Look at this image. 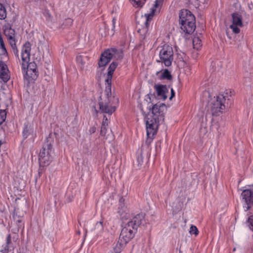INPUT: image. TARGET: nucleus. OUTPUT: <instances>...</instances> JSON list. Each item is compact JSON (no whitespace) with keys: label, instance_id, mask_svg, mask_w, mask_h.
I'll return each mask as SVG.
<instances>
[{"label":"nucleus","instance_id":"1","mask_svg":"<svg viewBox=\"0 0 253 253\" xmlns=\"http://www.w3.org/2000/svg\"><path fill=\"white\" fill-rule=\"evenodd\" d=\"M144 215L143 213L137 214L124 224L118 242L114 247L116 253H120L126 245L133 238L138 227L144 222Z\"/></svg>","mask_w":253,"mask_h":253},{"label":"nucleus","instance_id":"2","mask_svg":"<svg viewBox=\"0 0 253 253\" xmlns=\"http://www.w3.org/2000/svg\"><path fill=\"white\" fill-rule=\"evenodd\" d=\"M167 107L164 103L155 104L152 108V116L147 118L146 121V131L148 137L153 139L156 134L158 126L164 120V113Z\"/></svg>","mask_w":253,"mask_h":253},{"label":"nucleus","instance_id":"3","mask_svg":"<svg viewBox=\"0 0 253 253\" xmlns=\"http://www.w3.org/2000/svg\"><path fill=\"white\" fill-rule=\"evenodd\" d=\"M31 45L26 42L22 46L21 53V66L24 77L26 79H35L37 76V66L35 62H29Z\"/></svg>","mask_w":253,"mask_h":253},{"label":"nucleus","instance_id":"4","mask_svg":"<svg viewBox=\"0 0 253 253\" xmlns=\"http://www.w3.org/2000/svg\"><path fill=\"white\" fill-rule=\"evenodd\" d=\"M101 101L99 102V108L102 113L112 114L115 112L119 102L117 97L112 96L111 87L110 92L107 90V87L104 92V95L101 97Z\"/></svg>","mask_w":253,"mask_h":253},{"label":"nucleus","instance_id":"5","mask_svg":"<svg viewBox=\"0 0 253 253\" xmlns=\"http://www.w3.org/2000/svg\"><path fill=\"white\" fill-rule=\"evenodd\" d=\"M181 29L185 34H190L195 29V19L194 15L188 10L182 9L179 13Z\"/></svg>","mask_w":253,"mask_h":253},{"label":"nucleus","instance_id":"6","mask_svg":"<svg viewBox=\"0 0 253 253\" xmlns=\"http://www.w3.org/2000/svg\"><path fill=\"white\" fill-rule=\"evenodd\" d=\"M226 96L223 94H219L211 100L209 107L212 115L217 116L223 112L226 108Z\"/></svg>","mask_w":253,"mask_h":253},{"label":"nucleus","instance_id":"7","mask_svg":"<svg viewBox=\"0 0 253 253\" xmlns=\"http://www.w3.org/2000/svg\"><path fill=\"white\" fill-rule=\"evenodd\" d=\"M163 1V0H156L153 7L150 9V12L142 16V18L144 20V27L142 29L144 32L146 33L148 31L153 16L160 12Z\"/></svg>","mask_w":253,"mask_h":253},{"label":"nucleus","instance_id":"8","mask_svg":"<svg viewBox=\"0 0 253 253\" xmlns=\"http://www.w3.org/2000/svg\"><path fill=\"white\" fill-rule=\"evenodd\" d=\"M123 55L121 50H117L116 48L108 49L102 53L98 62V66L100 67H104L113 58L117 59H121Z\"/></svg>","mask_w":253,"mask_h":253},{"label":"nucleus","instance_id":"9","mask_svg":"<svg viewBox=\"0 0 253 253\" xmlns=\"http://www.w3.org/2000/svg\"><path fill=\"white\" fill-rule=\"evenodd\" d=\"M53 150L50 144L44 145L39 154V163L41 166H48L52 160Z\"/></svg>","mask_w":253,"mask_h":253},{"label":"nucleus","instance_id":"10","mask_svg":"<svg viewBox=\"0 0 253 253\" xmlns=\"http://www.w3.org/2000/svg\"><path fill=\"white\" fill-rule=\"evenodd\" d=\"M173 55L172 48L169 45H165L159 52L160 61L164 63L166 66L169 67L171 65Z\"/></svg>","mask_w":253,"mask_h":253},{"label":"nucleus","instance_id":"11","mask_svg":"<svg viewBox=\"0 0 253 253\" xmlns=\"http://www.w3.org/2000/svg\"><path fill=\"white\" fill-rule=\"evenodd\" d=\"M241 197L244 210L247 211L253 206V192L250 186L242 191Z\"/></svg>","mask_w":253,"mask_h":253},{"label":"nucleus","instance_id":"12","mask_svg":"<svg viewBox=\"0 0 253 253\" xmlns=\"http://www.w3.org/2000/svg\"><path fill=\"white\" fill-rule=\"evenodd\" d=\"M231 17V24L229 26V28L233 33L239 34L240 32L241 28L243 26L242 15L240 13L234 12L232 14Z\"/></svg>","mask_w":253,"mask_h":253},{"label":"nucleus","instance_id":"13","mask_svg":"<svg viewBox=\"0 0 253 253\" xmlns=\"http://www.w3.org/2000/svg\"><path fill=\"white\" fill-rule=\"evenodd\" d=\"M118 66V63L116 62H113L108 68V71L107 74V79L105 80L106 87H107V90L110 92V87H111V81L112 78V75Z\"/></svg>","mask_w":253,"mask_h":253},{"label":"nucleus","instance_id":"14","mask_svg":"<svg viewBox=\"0 0 253 253\" xmlns=\"http://www.w3.org/2000/svg\"><path fill=\"white\" fill-rule=\"evenodd\" d=\"M154 88L159 99L165 100L168 97L169 90L166 85L156 84Z\"/></svg>","mask_w":253,"mask_h":253},{"label":"nucleus","instance_id":"15","mask_svg":"<svg viewBox=\"0 0 253 253\" xmlns=\"http://www.w3.org/2000/svg\"><path fill=\"white\" fill-rule=\"evenodd\" d=\"M0 78L4 82L8 81L10 78L7 65L1 60H0Z\"/></svg>","mask_w":253,"mask_h":253},{"label":"nucleus","instance_id":"16","mask_svg":"<svg viewBox=\"0 0 253 253\" xmlns=\"http://www.w3.org/2000/svg\"><path fill=\"white\" fill-rule=\"evenodd\" d=\"M5 35L7 37L9 43L13 47L15 45V31L12 28L6 29L4 31Z\"/></svg>","mask_w":253,"mask_h":253},{"label":"nucleus","instance_id":"17","mask_svg":"<svg viewBox=\"0 0 253 253\" xmlns=\"http://www.w3.org/2000/svg\"><path fill=\"white\" fill-rule=\"evenodd\" d=\"M157 75L159 76L161 79L170 80L172 78L170 73L167 69H165L162 72H158Z\"/></svg>","mask_w":253,"mask_h":253},{"label":"nucleus","instance_id":"18","mask_svg":"<svg viewBox=\"0 0 253 253\" xmlns=\"http://www.w3.org/2000/svg\"><path fill=\"white\" fill-rule=\"evenodd\" d=\"M193 47L195 49L199 50L202 46V42L198 37H195L193 40Z\"/></svg>","mask_w":253,"mask_h":253},{"label":"nucleus","instance_id":"19","mask_svg":"<svg viewBox=\"0 0 253 253\" xmlns=\"http://www.w3.org/2000/svg\"><path fill=\"white\" fill-rule=\"evenodd\" d=\"M124 200L123 198H121L119 201V211L118 212L121 215L123 214V212H126L127 211L126 208L125 207L124 204H123Z\"/></svg>","mask_w":253,"mask_h":253},{"label":"nucleus","instance_id":"20","mask_svg":"<svg viewBox=\"0 0 253 253\" xmlns=\"http://www.w3.org/2000/svg\"><path fill=\"white\" fill-rule=\"evenodd\" d=\"M6 17V11L5 7L0 3V19L3 20Z\"/></svg>","mask_w":253,"mask_h":253},{"label":"nucleus","instance_id":"21","mask_svg":"<svg viewBox=\"0 0 253 253\" xmlns=\"http://www.w3.org/2000/svg\"><path fill=\"white\" fill-rule=\"evenodd\" d=\"M145 0H135L131 3L135 7H141L145 4Z\"/></svg>","mask_w":253,"mask_h":253},{"label":"nucleus","instance_id":"22","mask_svg":"<svg viewBox=\"0 0 253 253\" xmlns=\"http://www.w3.org/2000/svg\"><path fill=\"white\" fill-rule=\"evenodd\" d=\"M6 118V113L5 110H0V125L4 122Z\"/></svg>","mask_w":253,"mask_h":253},{"label":"nucleus","instance_id":"23","mask_svg":"<svg viewBox=\"0 0 253 253\" xmlns=\"http://www.w3.org/2000/svg\"><path fill=\"white\" fill-rule=\"evenodd\" d=\"M95 229L96 230L97 233H101L103 230L102 222L101 221L97 222L95 226Z\"/></svg>","mask_w":253,"mask_h":253},{"label":"nucleus","instance_id":"24","mask_svg":"<svg viewBox=\"0 0 253 253\" xmlns=\"http://www.w3.org/2000/svg\"><path fill=\"white\" fill-rule=\"evenodd\" d=\"M30 133L29 127L27 125H25L23 131V135L24 138H27V137L29 135Z\"/></svg>","mask_w":253,"mask_h":253},{"label":"nucleus","instance_id":"25","mask_svg":"<svg viewBox=\"0 0 253 253\" xmlns=\"http://www.w3.org/2000/svg\"><path fill=\"white\" fill-rule=\"evenodd\" d=\"M14 219L19 228L24 227V224L23 223V219L22 217H19L18 219H16V218L14 217Z\"/></svg>","mask_w":253,"mask_h":253},{"label":"nucleus","instance_id":"26","mask_svg":"<svg viewBox=\"0 0 253 253\" xmlns=\"http://www.w3.org/2000/svg\"><path fill=\"white\" fill-rule=\"evenodd\" d=\"M77 61L80 65L81 68L84 67V62L82 56H78L77 57Z\"/></svg>","mask_w":253,"mask_h":253},{"label":"nucleus","instance_id":"27","mask_svg":"<svg viewBox=\"0 0 253 253\" xmlns=\"http://www.w3.org/2000/svg\"><path fill=\"white\" fill-rule=\"evenodd\" d=\"M190 233L191 234H195L197 235L198 234V230L195 226H191L190 229Z\"/></svg>","mask_w":253,"mask_h":253},{"label":"nucleus","instance_id":"28","mask_svg":"<svg viewBox=\"0 0 253 253\" xmlns=\"http://www.w3.org/2000/svg\"><path fill=\"white\" fill-rule=\"evenodd\" d=\"M248 226L250 229L253 231V215L248 218Z\"/></svg>","mask_w":253,"mask_h":253},{"label":"nucleus","instance_id":"29","mask_svg":"<svg viewBox=\"0 0 253 253\" xmlns=\"http://www.w3.org/2000/svg\"><path fill=\"white\" fill-rule=\"evenodd\" d=\"M108 119L107 118V117L104 115V117H103V121H102V126H108Z\"/></svg>","mask_w":253,"mask_h":253},{"label":"nucleus","instance_id":"30","mask_svg":"<svg viewBox=\"0 0 253 253\" xmlns=\"http://www.w3.org/2000/svg\"><path fill=\"white\" fill-rule=\"evenodd\" d=\"M107 127L101 126V130H100V134L102 136H105L107 132Z\"/></svg>","mask_w":253,"mask_h":253},{"label":"nucleus","instance_id":"31","mask_svg":"<svg viewBox=\"0 0 253 253\" xmlns=\"http://www.w3.org/2000/svg\"><path fill=\"white\" fill-rule=\"evenodd\" d=\"M6 244H7V246L8 248L12 247V245H11L12 243H11V236H10V234H9L7 236V237L6 239Z\"/></svg>","mask_w":253,"mask_h":253},{"label":"nucleus","instance_id":"32","mask_svg":"<svg viewBox=\"0 0 253 253\" xmlns=\"http://www.w3.org/2000/svg\"><path fill=\"white\" fill-rule=\"evenodd\" d=\"M43 14L44 16L47 18V20H50L51 15L49 13V11L47 10H45Z\"/></svg>","mask_w":253,"mask_h":253},{"label":"nucleus","instance_id":"33","mask_svg":"<svg viewBox=\"0 0 253 253\" xmlns=\"http://www.w3.org/2000/svg\"><path fill=\"white\" fill-rule=\"evenodd\" d=\"M66 25L70 26L72 24L73 20L71 18L66 19L65 20Z\"/></svg>","mask_w":253,"mask_h":253},{"label":"nucleus","instance_id":"34","mask_svg":"<svg viewBox=\"0 0 253 253\" xmlns=\"http://www.w3.org/2000/svg\"><path fill=\"white\" fill-rule=\"evenodd\" d=\"M96 127L93 126L90 127L89 129V132L90 134L94 133L96 131Z\"/></svg>","mask_w":253,"mask_h":253},{"label":"nucleus","instance_id":"35","mask_svg":"<svg viewBox=\"0 0 253 253\" xmlns=\"http://www.w3.org/2000/svg\"><path fill=\"white\" fill-rule=\"evenodd\" d=\"M116 22V18L115 17H114L112 19V30H114V29L115 28Z\"/></svg>","mask_w":253,"mask_h":253},{"label":"nucleus","instance_id":"36","mask_svg":"<svg viewBox=\"0 0 253 253\" xmlns=\"http://www.w3.org/2000/svg\"><path fill=\"white\" fill-rule=\"evenodd\" d=\"M170 91H171V95H170V97H169V99H170V100H171V99H172V98L174 96V95H175V92H174V91L173 89V88H171V89H170Z\"/></svg>","mask_w":253,"mask_h":253},{"label":"nucleus","instance_id":"37","mask_svg":"<svg viewBox=\"0 0 253 253\" xmlns=\"http://www.w3.org/2000/svg\"><path fill=\"white\" fill-rule=\"evenodd\" d=\"M14 54L15 55V56L17 57V58H19V55H18V50L17 49H14Z\"/></svg>","mask_w":253,"mask_h":253},{"label":"nucleus","instance_id":"38","mask_svg":"<svg viewBox=\"0 0 253 253\" xmlns=\"http://www.w3.org/2000/svg\"><path fill=\"white\" fill-rule=\"evenodd\" d=\"M93 110L94 111V112L97 114V110H96V109L95 108V107H94L93 108Z\"/></svg>","mask_w":253,"mask_h":253},{"label":"nucleus","instance_id":"39","mask_svg":"<svg viewBox=\"0 0 253 253\" xmlns=\"http://www.w3.org/2000/svg\"><path fill=\"white\" fill-rule=\"evenodd\" d=\"M250 187H251V189H252V191H253V185H252V186H250Z\"/></svg>","mask_w":253,"mask_h":253},{"label":"nucleus","instance_id":"40","mask_svg":"<svg viewBox=\"0 0 253 253\" xmlns=\"http://www.w3.org/2000/svg\"><path fill=\"white\" fill-rule=\"evenodd\" d=\"M18 60H19V62H20V64H21V61H20V58H18Z\"/></svg>","mask_w":253,"mask_h":253},{"label":"nucleus","instance_id":"41","mask_svg":"<svg viewBox=\"0 0 253 253\" xmlns=\"http://www.w3.org/2000/svg\"><path fill=\"white\" fill-rule=\"evenodd\" d=\"M18 60H19V62H20V64H21V61H20V58H18Z\"/></svg>","mask_w":253,"mask_h":253},{"label":"nucleus","instance_id":"42","mask_svg":"<svg viewBox=\"0 0 253 253\" xmlns=\"http://www.w3.org/2000/svg\"><path fill=\"white\" fill-rule=\"evenodd\" d=\"M18 60H19V62H20V64H21V61H20V58H18Z\"/></svg>","mask_w":253,"mask_h":253}]
</instances>
